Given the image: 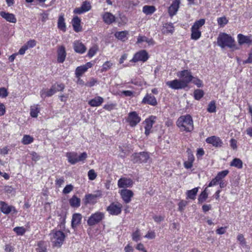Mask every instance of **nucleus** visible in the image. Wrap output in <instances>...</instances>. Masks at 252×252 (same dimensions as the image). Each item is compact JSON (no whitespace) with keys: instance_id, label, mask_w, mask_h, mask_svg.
<instances>
[{"instance_id":"nucleus-1","label":"nucleus","mask_w":252,"mask_h":252,"mask_svg":"<svg viewBox=\"0 0 252 252\" xmlns=\"http://www.w3.org/2000/svg\"><path fill=\"white\" fill-rule=\"evenodd\" d=\"M177 125L182 131L190 132L193 129V120L189 115L180 116L177 121Z\"/></svg>"},{"instance_id":"nucleus-2","label":"nucleus","mask_w":252,"mask_h":252,"mask_svg":"<svg viewBox=\"0 0 252 252\" xmlns=\"http://www.w3.org/2000/svg\"><path fill=\"white\" fill-rule=\"evenodd\" d=\"M217 44L221 48L227 47L233 49H237L235 47L234 39L229 34L225 33H220L217 38Z\"/></svg>"},{"instance_id":"nucleus-3","label":"nucleus","mask_w":252,"mask_h":252,"mask_svg":"<svg viewBox=\"0 0 252 252\" xmlns=\"http://www.w3.org/2000/svg\"><path fill=\"white\" fill-rule=\"evenodd\" d=\"M53 246L60 247L64 240L65 234L60 230H53L49 234Z\"/></svg>"},{"instance_id":"nucleus-4","label":"nucleus","mask_w":252,"mask_h":252,"mask_svg":"<svg viewBox=\"0 0 252 252\" xmlns=\"http://www.w3.org/2000/svg\"><path fill=\"white\" fill-rule=\"evenodd\" d=\"M68 161L71 164H75L78 162L84 161L87 158V154L86 152H83L78 156L76 152H68L66 154Z\"/></svg>"},{"instance_id":"nucleus-5","label":"nucleus","mask_w":252,"mask_h":252,"mask_svg":"<svg viewBox=\"0 0 252 252\" xmlns=\"http://www.w3.org/2000/svg\"><path fill=\"white\" fill-rule=\"evenodd\" d=\"M176 75L179 78H182L181 80L184 82V84L187 87L193 78V76L191 75V72L186 69L177 72Z\"/></svg>"},{"instance_id":"nucleus-6","label":"nucleus","mask_w":252,"mask_h":252,"mask_svg":"<svg viewBox=\"0 0 252 252\" xmlns=\"http://www.w3.org/2000/svg\"><path fill=\"white\" fill-rule=\"evenodd\" d=\"M104 218V214L100 212H97L91 215L87 220V223L90 226H93L101 221Z\"/></svg>"},{"instance_id":"nucleus-7","label":"nucleus","mask_w":252,"mask_h":252,"mask_svg":"<svg viewBox=\"0 0 252 252\" xmlns=\"http://www.w3.org/2000/svg\"><path fill=\"white\" fill-rule=\"evenodd\" d=\"M149 158V154L144 152L139 153H134L131 156V160L134 163L146 162Z\"/></svg>"},{"instance_id":"nucleus-8","label":"nucleus","mask_w":252,"mask_h":252,"mask_svg":"<svg viewBox=\"0 0 252 252\" xmlns=\"http://www.w3.org/2000/svg\"><path fill=\"white\" fill-rule=\"evenodd\" d=\"M165 84L169 88L174 90H181L187 87L181 79H174L167 81Z\"/></svg>"},{"instance_id":"nucleus-9","label":"nucleus","mask_w":252,"mask_h":252,"mask_svg":"<svg viewBox=\"0 0 252 252\" xmlns=\"http://www.w3.org/2000/svg\"><path fill=\"white\" fill-rule=\"evenodd\" d=\"M149 58L148 52L145 50H141L139 52L136 53L133 58L130 61V62L136 63L138 61H142L143 62H146Z\"/></svg>"},{"instance_id":"nucleus-10","label":"nucleus","mask_w":252,"mask_h":252,"mask_svg":"<svg viewBox=\"0 0 252 252\" xmlns=\"http://www.w3.org/2000/svg\"><path fill=\"white\" fill-rule=\"evenodd\" d=\"M102 196L101 191L97 190L94 194H88L85 195V204H95L97 202V199Z\"/></svg>"},{"instance_id":"nucleus-11","label":"nucleus","mask_w":252,"mask_h":252,"mask_svg":"<svg viewBox=\"0 0 252 252\" xmlns=\"http://www.w3.org/2000/svg\"><path fill=\"white\" fill-rule=\"evenodd\" d=\"M64 87L65 86L64 84L62 83H55L52 85L50 89L44 93L45 95L46 96H51L57 92L63 91L64 89Z\"/></svg>"},{"instance_id":"nucleus-12","label":"nucleus","mask_w":252,"mask_h":252,"mask_svg":"<svg viewBox=\"0 0 252 252\" xmlns=\"http://www.w3.org/2000/svg\"><path fill=\"white\" fill-rule=\"evenodd\" d=\"M126 120L131 126H135L140 122L141 118L136 112H131L129 113Z\"/></svg>"},{"instance_id":"nucleus-13","label":"nucleus","mask_w":252,"mask_h":252,"mask_svg":"<svg viewBox=\"0 0 252 252\" xmlns=\"http://www.w3.org/2000/svg\"><path fill=\"white\" fill-rule=\"evenodd\" d=\"M122 205L120 203H111L107 208L110 214L112 215H118L122 211Z\"/></svg>"},{"instance_id":"nucleus-14","label":"nucleus","mask_w":252,"mask_h":252,"mask_svg":"<svg viewBox=\"0 0 252 252\" xmlns=\"http://www.w3.org/2000/svg\"><path fill=\"white\" fill-rule=\"evenodd\" d=\"M121 197L126 203H128L133 195V192L129 189H123L120 191Z\"/></svg>"},{"instance_id":"nucleus-15","label":"nucleus","mask_w":252,"mask_h":252,"mask_svg":"<svg viewBox=\"0 0 252 252\" xmlns=\"http://www.w3.org/2000/svg\"><path fill=\"white\" fill-rule=\"evenodd\" d=\"M91 8V5L89 1H85L83 2L80 7L76 8L74 10V13L81 14L89 11Z\"/></svg>"},{"instance_id":"nucleus-16","label":"nucleus","mask_w":252,"mask_h":252,"mask_svg":"<svg viewBox=\"0 0 252 252\" xmlns=\"http://www.w3.org/2000/svg\"><path fill=\"white\" fill-rule=\"evenodd\" d=\"M180 4V0H174L172 4L168 8V13L171 17L175 15L178 10L179 5Z\"/></svg>"},{"instance_id":"nucleus-17","label":"nucleus","mask_w":252,"mask_h":252,"mask_svg":"<svg viewBox=\"0 0 252 252\" xmlns=\"http://www.w3.org/2000/svg\"><path fill=\"white\" fill-rule=\"evenodd\" d=\"M0 210L3 214L6 215L9 214L12 211H13L14 213L16 212L13 206L8 205L3 201H0Z\"/></svg>"},{"instance_id":"nucleus-18","label":"nucleus","mask_w":252,"mask_h":252,"mask_svg":"<svg viewBox=\"0 0 252 252\" xmlns=\"http://www.w3.org/2000/svg\"><path fill=\"white\" fill-rule=\"evenodd\" d=\"M156 119V117L152 116L149 119H147L145 121V134L146 135H148L150 134V130L153 127V124L155 123V120Z\"/></svg>"},{"instance_id":"nucleus-19","label":"nucleus","mask_w":252,"mask_h":252,"mask_svg":"<svg viewBox=\"0 0 252 252\" xmlns=\"http://www.w3.org/2000/svg\"><path fill=\"white\" fill-rule=\"evenodd\" d=\"M142 102L154 106L157 105L158 103L156 97L152 94H147L143 98Z\"/></svg>"},{"instance_id":"nucleus-20","label":"nucleus","mask_w":252,"mask_h":252,"mask_svg":"<svg viewBox=\"0 0 252 252\" xmlns=\"http://www.w3.org/2000/svg\"><path fill=\"white\" fill-rule=\"evenodd\" d=\"M206 142L216 147H221L222 144L221 140L219 137L216 136L208 137L206 139Z\"/></svg>"},{"instance_id":"nucleus-21","label":"nucleus","mask_w":252,"mask_h":252,"mask_svg":"<svg viewBox=\"0 0 252 252\" xmlns=\"http://www.w3.org/2000/svg\"><path fill=\"white\" fill-rule=\"evenodd\" d=\"M133 184L132 180L130 179L121 178L118 182V186L119 188H126L131 187Z\"/></svg>"},{"instance_id":"nucleus-22","label":"nucleus","mask_w":252,"mask_h":252,"mask_svg":"<svg viewBox=\"0 0 252 252\" xmlns=\"http://www.w3.org/2000/svg\"><path fill=\"white\" fill-rule=\"evenodd\" d=\"M82 219V215L79 213H74L72 215L71 220V227L75 229L81 223Z\"/></svg>"},{"instance_id":"nucleus-23","label":"nucleus","mask_w":252,"mask_h":252,"mask_svg":"<svg viewBox=\"0 0 252 252\" xmlns=\"http://www.w3.org/2000/svg\"><path fill=\"white\" fill-rule=\"evenodd\" d=\"M57 54L58 62L59 63H63L64 61L66 55L64 47L63 46H60L57 50Z\"/></svg>"},{"instance_id":"nucleus-24","label":"nucleus","mask_w":252,"mask_h":252,"mask_svg":"<svg viewBox=\"0 0 252 252\" xmlns=\"http://www.w3.org/2000/svg\"><path fill=\"white\" fill-rule=\"evenodd\" d=\"M102 19L103 22L108 25H110L116 21V18L115 16L108 12H106L103 14Z\"/></svg>"},{"instance_id":"nucleus-25","label":"nucleus","mask_w":252,"mask_h":252,"mask_svg":"<svg viewBox=\"0 0 252 252\" xmlns=\"http://www.w3.org/2000/svg\"><path fill=\"white\" fill-rule=\"evenodd\" d=\"M0 15L7 22L13 23H15L17 22V19L13 14L1 11L0 12Z\"/></svg>"},{"instance_id":"nucleus-26","label":"nucleus","mask_w":252,"mask_h":252,"mask_svg":"<svg viewBox=\"0 0 252 252\" xmlns=\"http://www.w3.org/2000/svg\"><path fill=\"white\" fill-rule=\"evenodd\" d=\"M73 47L75 51L80 54L84 53L86 50V48L84 45L78 41L74 43Z\"/></svg>"},{"instance_id":"nucleus-27","label":"nucleus","mask_w":252,"mask_h":252,"mask_svg":"<svg viewBox=\"0 0 252 252\" xmlns=\"http://www.w3.org/2000/svg\"><path fill=\"white\" fill-rule=\"evenodd\" d=\"M81 20L78 16L74 17L72 20V25L75 32H78L81 31Z\"/></svg>"},{"instance_id":"nucleus-28","label":"nucleus","mask_w":252,"mask_h":252,"mask_svg":"<svg viewBox=\"0 0 252 252\" xmlns=\"http://www.w3.org/2000/svg\"><path fill=\"white\" fill-rule=\"evenodd\" d=\"M103 102V98L102 97L96 96L89 100L88 103L92 107H97L100 106Z\"/></svg>"},{"instance_id":"nucleus-29","label":"nucleus","mask_w":252,"mask_h":252,"mask_svg":"<svg viewBox=\"0 0 252 252\" xmlns=\"http://www.w3.org/2000/svg\"><path fill=\"white\" fill-rule=\"evenodd\" d=\"M238 40L240 45L245 43L250 44L252 42L251 36H245L242 34H239L238 35Z\"/></svg>"},{"instance_id":"nucleus-30","label":"nucleus","mask_w":252,"mask_h":252,"mask_svg":"<svg viewBox=\"0 0 252 252\" xmlns=\"http://www.w3.org/2000/svg\"><path fill=\"white\" fill-rule=\"evenodd\" d=\"M58 28L63 32L66 31V25L64 22V18L63 15H60L58 21Z\"/></svg>"},{"instance_id":"nucleus-31","label":"nucleus","mask_w":252,"mask_h":252,"mask_svg":"<svg viewBox=\"0 0 252 252\" xmlns=\"http://www.w3.org/2000/svg\"><path fill=\"white\" fill-rule=\"evenodd\" d=\"M142 42H146L149 45H153L155 43L152 38H148L145 36H139L137 38V43H140Z\"/></svg>"},{"instance_id":"nucleus-32","label":"nucleus","mask_w":252,"mask_h":252,"mask_svg":"<svg viewBox=\"0 0 252 252\" xmlns=\"http://www.w3.org/2000/svg\"><path fill=\"white\" fill-rule=\"evenodd\" d=\"M156 10V7L154 6L145 5L143 7L142 11L146 15H152L155 12Z\"/></svg>"},{"instance_id":"nucleus-33","label":"nucleus","mask_w":252,"mask_h":252,"mask_svg":"<svg viewBox=\"0 0 252 252\" xmlns=\"http://www.w3.org/2000/svg\"><path fill=\"white\" fill-rule=\"evenodd\" d=\"M198 191V188H195L191 190H188L186 192L187 198L194 200Z\"/></svg>"},{"instance_id":"nucleus-34","label":"nucleus","mask_w":252,"mask_h":252,"mask_svg":"<svg viewBox=\"0 0 252 252\" xmlns=\"http://www.w3.org/2000/svg\"><path fill=\"white\" fill-rule=\"evenodd\" d=\"M69 203L72 207H78L80 205V199L74 195L69 200Z\"/></svg>"},{"instance_id":"nucleus-35","label":"nucleus","mask_w":252,"mask_h":252,"mask_svg":"<svg viewBox=\"0 0 252 252\" xmlns=\"http://www.w3.org/2000/svg\"><path fill=\"white\" fill-rule=\"evenodd\" d=\"M191 38L194 40H198L201 35V32L198 30L191 28Z\"/></svg>"},{"instance_id":"nucleus-36","label":"nucleus","mask_w":252,"mask_h":252,"mask_svg":"<svg viewBox=\"0 0 252 252\" xmlns=\"http://www.w3.org/2000/svg\"><path fill=\"white\" fill-rule=\"evenodd\" d=\"M230 166L236 167L239 169H241L243 167V162L240 159L235 158L231 162Z\"/></svg>"},{"instance_id":"nucleus-37","label":"nucleus","mask_w":252,"mask_h":252,"mask_svg":"<svg viewBox=\"0 0 252 252\" xmlns=\"http://www.w3.org/2000/svg\"><path fill=\"white\" fill-rule=\"evenodd\" d=\"M39 112V109L37 105H34L31 107L30 114L33 118H36Z\"/></svg>"},{"instance_id":"nucleus-38","label":"nucleus","mask_w":252,"mask_h":252,"mask_svg":"<svg viewBox=\"0 0 252 252\" xmlns=\"http://www.w3.org/2000/svg\"><path fill=\"white\" fill-rule=\"evenodd\" d=\"M87 70L86 69V67L84 66L83 65L77 67L75 70L76 76L77 78H79Z\"/></svg>"},{"instance_id":"nucleus-39","label":"nucleus","mask_w":252,"mask_h":252,"mask_svg":"<svg viewBox=\"0 0 252 252\" xmlns=\"http://www.w3.org/2000/svg\"><path fill=\"white\" fill-rule=\"evenodd\" d=\"M205 20L204 19H201L195 22L192 25L191 28L199 30L200 28L203 26L205 24Z\"/></svg>"},{"instance_id":"nucleus-40","label":"nucleus","mask_w":252,"mask_h":252,"mask_svg":"<svg viewBox=\"0 0 252 252\" xmlns=\"http://www.w3.org/2000/svg\"><path fill=\"white\" fill-rule=\"evenodd\" d=\"M37 248L36 249V252H47L46 248L44 245V242L40 241L37 243Z\"/></svg>"},{"instance_id":"nucleus-41","label":"nucleus","mask_w":252,"mask_h":252,"mask_svg":"<svg viewBox=\"0 0 252 252\" xmlns=\"http://www.w3.org/2000/svg\"><path fill=\"white\" fill-rule=\"evenodd\" d=\"M33 141V138L29 135H25L22 139V142L24 145H28L32 143Z\"/></svg>"},{"instance_id":"nucleus-42","label":"nucleus","mask_w":252,"mask_h":252,"mask_svg":"<svg viewBox=\"0 0 252 252\" xmlns=\"http://www.w3.org/2000/svg\"><path fill=\"white\" fill-rule=\"evenodd\" d=\"M207 188L203 191L198 197L199 203H202L204 202L208 198V193L206 192Z\"/></svg>"},{"instance_id":"nucleus-43","label":"nucleus","mask_w":252,"mask_h":252,"mask_svg":"<svg viewBox=\"0 0 252 252\" xmlns=\"http://www.w3.org/2000/svg\"><path fill=\"white\" fill-rule=\"evenodd\" d=\"M204 95V92L201 90H196L194 92V97L196 100L200 99Z\"/></svg>"},{"instance_id":"nucleus-44","label":"nucleus","mask_w":252,"mask_h":252,"mask_svg":"<svg viewBox=\"0 0 252 252\" xmlns=\"http://www.w3.org/2000/svg\"><path fill=\"white\" fill-rule=\"evenodd\" d=\"M207 111L209 113H214L216 111V105L215 101H211L208 106Z\"/></svg>"},{"instance_id":"nucleus-45","label":"nucleus","mask_w":252,"mask_h":252,"mask_svg":"<svg viewBox=\"0 0 252 252\" xmlns=\"http://www.w3.org/2000/svg\"><path fill=\"white\" fill-rule=\"evenodd\" d=\"M127 33L126 31L119 32L115 33V36L118 39L123 40L126 37Z\"/></svg>"},{"instance_id":"nucleus-46","label":"nucleus","mask_w":252,"mask_h":252,"mask_svg":"<svg viewBox=\"0 0 252 252\" xmlns=\"http://www.w3.org/2000/svg\"><path fill=\"white\" fill-rule=\"evenodd\" d=\"M141 236L140 234L139 229H137L135 232L132 234V239L135 242H138L141 240Z\"/></svg>"},{"instance_id":"nucleus-47","label":"nucleus","mask_w":252,"mask_h":252,"mask_svg":"<svg viewBox=\"0 0 252 252\" xmlns=\"http://www.w3.org/2000/svg\"><path fill=\"white\" fill-rule=\"evenodd\" d=\"M13 231L18 235H23L26 232V229L24 227H16L13 229Z\"/></svg>"},{"instance_id":"nucleus-48","label":"nucleus","mask_w":252,"mask_h":252,"mask_svg":"<svg viewBox=\"0 0 252 252\" xmlns=\"http://www.w3.org/2000/svg\"><path fill=\"white\" fill-rule=\"evenodd\" d=\"M228 173L229 171L227 170H223L218 173L216 177L218 179L219 181H220L224 178L228 174Z\"/></svg>"},{"instance_id":"nucleus-49","label":"nucleus","mask_w":252,"mask_h":252,"mask_svg":"<svg viewBox=\"0 0 252 252\" xmlns=\"http://www.w3.org/2000/svg\"><path fill=\"white\" fill-rule=\"evenodd\" d=\"M113 65V63L110 61H106L105 62L103 65L102 68V71H106L109 69H110Z\"/></svg>"},{"instance_id":"nucleus-50","label":"nucleus","mask_w":252,"mask_h":252,"mask_svg":"<svg viewBox=\"0 0 252 252\" xmlns=\"http://www.w3.org/2000/svg\"><path fill=\"white\" fill-rule=\"evenodd\" d=\"M227 23L228 20L224 17H220L218 19V23L220 26L223 27Z\"/></svg>"},{"instance_id":"nucleus-51","label":"nucleus","mask_w":252,"mask_h":252,"mask_svg":"<svg viewBox=\"0 0 252 252\" xmlns=\"http://www.w3.org/2000/svg\"><path fill=\"white\" fill-rule=\"evenodd\" d=\"M89 179L90 180H94L96 177V174L94 169H91L89 171L88 173Z\"/></svg>"},{"instance_id":"nucleus-52","label":"nucleus","mask_w":252,"mask_h":252,"mask_svg":"<svg viewBox=\"0 0 252 252\" xmlns=\"http://www.w3.org/2000/svg\"><path fill=\"white\" fill-rule=\"evenodd\" d=\"M73 189V186L72 185H68L65 187L63 189V192L64 194H68Z\"/></svg>"},{"instance_id":"nucleus-53","label":"nucleus","mask_w":252,"mask_h":252,"mask_svg":"<svg viewBox=\"0 0 252 252\" xmlns=\"http://www.w3.org/2000/svg\"><path fill=\"white\" fill-rule=\"evenodd\" d=\"M237 239L238 241L240 242V243L242 245H246V241L244 237V235L242 234H239L237 237Z\"/></svg>"},{"instance_id":"nucleus-54","label":"nucleus","mask_w":252,"mask_h":252,"mask_svg":"<svg viewBox=\"0 0 252 252\" xmlns=\"http://www.w3.org/2000/svg\"><path fill=\"white\" fill-rule=\"evenodd\" d=\"M8 95L7 90L3 87L0 88V97L4 98Z\"/></svg>"},{"instance_id":"nucleus-55","label":"nucleus","mask_w":252,"mask_h":252,"mask_svg":"<svg viewBox=\"0 0 252 252\" xmlns=\"http://www.w3.org/2000/svg\"><path fill=\"white\" fill-rule=\"evenodd\" d=\"M25 45L27 47L28 49L30 48H32L36 45V41L34 40H30Z\"/></svg>"},{"instance_id":"nucleus-56","label":"nucleus","mask_w":252,"mask_h":252,"mask_svg":"<svg viewBox=\"0 0 252 252\" xmlns=\"http://www.w3.org/2000/svg\"><path fill=\"white\" fill-rule=\"evenodd\" d=\"M97 48L95 47H92L90 49L88 53V55L89 57H93L96 53Z\"/></svg>"},{"instance_id":"nucleus-57","label":"nucleus","mask_w":252,"mask_h":252,"mask_svg":"<svg viewBox=\"0 0 252 252\" xmlns=\"http://www.w3.org/2000/svg\"><path fill=\"white\" fill-rule=\"evenodd\" d=\"M172 23L166 24L165 28L167 29L168 32L173 33L174 30Z\"/></svg>"},{"instance_id":"nucleus-58","label":"nucleus","mask_w":252,"mask_h":252,"mask_svg":"<svg viewBox=\"0 0 252 252\" xmlns=\"http://www.w3.org/2000/svg\"><path fill=\"white\" fill-rule=\"evenodd\" d=\"M116 105L113 103L105 104L103 106V108L108 111H111L114 109Z\"/></svg>"},{"instance_id":"nucleus-59","label":"nucleus","mask_w":252,"mask_h":252,"mask_svg":"<svg viewBox=\"0 0 252 252\" xmlns=\"http://www.w3.org/2000/svg\"><path fill=\"white\" fill-rule=\"evenodd\" d=\"M191 82H192V83L196 85L198 87H200L203 86L201 81L194 77Z\"/></svg>"},{"instance_id":"nucleus-60","label":"nucleus","mask_w":252,"mask_h":252,"mask_svg":"<svg viewBox=\"0 0 252 252\" xmlns=\"http://www.w3.org/2000/svg\"><path fill=\"white\" fill-rule=\"evenodd\" d=\"M117 22H118L120 25H124L127 23V20L126 17L123 16L121 17L120 18V20H118Z\"/></svg>"},{"instance_id":"nucleus-61","label":"nucleus","mask_w":252,"mask_h":252,"mask_svg":"<svg viewBox=\"0 0 252 252\" xmlns=\"http://www.w3.org/2000/svg\"><path fill=\"white\" fill-rule=\"evenodd\" d=\"M187 152L188 154V161L193 162L194 160V158L191 151L189 149H188Z\"/></svg>"},{"instance_id":"nucleus-62","label":"nucleus","mask_w":252,"mask_h":252,"mask_svg":"<svg viewBox=\"0 0 252 252\" xmlns=\"http://www.w3.org/2000/svg\"><path fill=\"white\" fill-rule=\"evenodd\" d=\"M156 237L155 233L152 231H149L147 234L145 236V237L150 239H153L155 238Z\"/></svg>"},{"instance_id":"nucleus-63","label":"nucleus","mask_w":252,"mask_h":252,"mask_svg":"<svg viewBox=\"0 0 252 252\" xmlns=\"http://www.w3.org/2000/svg\"><path fill=\"white\" fill-rule=\"evenodd\" d=\"M245 63H252V49H251L250 53L249 58L244 62Z\"/></svg>"},{"instance_id":"nucleus-64","label":"nucleus","mask_w":252,"mask_h":252,"mask_svg":"<svg viewBox=\"0 0 252 252\" xmlns=\"http://www.w3.org/2000/svg\"><path fill=\"white\" fill-rule=\"evenodd\" d=\"M124 251L125 252H134V249H133L132 246H131L129 244L125 247Z\"/></svg>"}]
</instances>
